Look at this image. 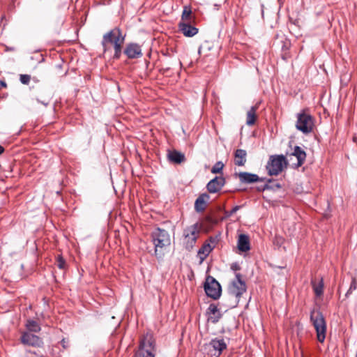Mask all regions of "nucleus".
<instances>
[{
    "label": "nucleus",
    "instance_id": "nucleus-22",
    "mask_svg": "<svg viewBox=\"0 0 357 357\" xmlns=\"http://www.w3.org/2000/svg\"><path fill=\"white\" fill-rule=\"evenodd\" d=\"M291 155L294 156L297 159V167L301 166L305 160L306 153L305 152L298 146L294 147V151Z\"/></svg>",
    "mask_w": 357,
    "mask_h": 357
},
{
    "label": "nucleus",
    "instance_id": "nucleus-9",
    "mask_svg": "<svg viewBox=\"0 0 357 357\" xmlns=\"http://www.w3.org/2000/svg\"><path fill=\"white\" fill-rule=\"evenodd\" d=\"M204 290L207 296L213 299L218 298L221 294L220 284L212 277L206 278Z\"/></svg>",
    "mask_w": 357,
    "mask_h": 357
},
{
    "label": "nucleus",
    "instance_id": "nucleus-37",
    "mask_svg": "<svg viewBox=\"0 0 357 357\" xmlns=\"http://www.w3.org/2000/svg\"><path fill=\"white\" fill-rule=\"evenodd\" d=\"M202 49H203V47H202V46H201V47L199 48L198 52H199V54H202Z\"/></svg>",
    "mask_w": 357,
    "mask_h": 357
},
{
    "label": "nucleus",
    "instance_id": "nucleus-30",
    "mask_svg": "<svg viewBox=\"0 0 357 357\" xmlns=\"http://www.w3.org/2000/svg\"><path fill=\"white\" fill-rule=\"evenodd\" d=\"M31 75L26 74H22L20 75V80L23 84H29L31 80Z\"/></svg>",
    "mask_w": 357,
    "mask_h": 357
},
{
    "label": "nucleus",
    "instance_id": "nucleus-34",
    "mask_svg": "<svg viewBox=\"0 0 357 357\" xmlns=\"http://www.w3.org/2000/svg\"><path fill=\"white\" fill-rule=\"evenodd\" d=\"M61 345H62V347H63V348H65V349H66V348H67V347H68V342H67V341H66V340H65V339H63V340H61Z\"/></svg>",
    "mask_w": 357,
    "mask_h": 357
},
{
    "label": "nucleus",
    "instance_id": "nucleus-36",
    "mask_svg": "<svg viewBox=\"0 0 357 357\" xmlns=\"http://www.w3.org/2000/svg\"><path fill=\"white\" fill-rule=\"evenodd\" d=\"M4 148L1 145H0V155L4 152Z\"/></svg>",
    "mask_w": 357,
    "mask_h": 357
},
{
    "label": "nucleus",
    "instance_id": "nucleus-23",
    "mask_svg": "<svg viewBox=\"0 0 357 357\" xmlns=\"http://www.w3.org/2000/svg\"><path fill=\"white\" fill-rule=\"evenodd\" d=\"M247 153L245 150L237 149L234 153V163L237 166H243L246 162Z\"/></svg>",
    "mask_w": 357,
    "mask_h": 357
},
{
    "label": "nucleus",
    "instance_id": "nucleus-1",
    "mask_svg": "<svg viewBox=\"0 0 357 357\" xmlns=\"http://www.w3.org/2000/svg\"><path fill=\"white\" fill-rule=\"evenodd\" d=\"M125 38L122 35L121 31L119 28H114L109 32L106 33L102 40V45L104 52L110 50V45L114 46V59H119L121 55L122 46L124 43Z\"/></svg>",
    "mask_w": 357,
    "mask_h": 357
},
{
    "label": "nucleus",
    "instance_id": "nucleus-35",
    "mask_svg": "<svg viewBox=\"0 0 357 357\" xmlns=\"http://www.w3.org/2000/svg\"><path fill=\"white\" fill-rule=\"evenodd\" d=\"M6 87H7V84L6 83V82L0 80V89L2 88H6Z\"/></svg>",
    "mask_w": 357,
    "mask_h": 357
},
{
    "label": "nucleus",
    "instance_id": "nucleus-28",
    "mask_svg": "<svg viewBox=\"0 0 357 357\" xmlns=\"http://www.w3.org/2000/svg\"><path fill=\"white\" fill-rule=\"evenodd\" d=\"M224 167V164L219 161L217 162L211 169V172L213 174L220 173Z\"/></svg>",
    "mask_w": 357,
    "mask_h": 357
},
{
    "label": "nucleus",
    "instance_id": "nucleus-4",
    "mask_svg": "<svg viewBox=\"0 0 357 357\" xmlns=\"http://www.w3.org/2000/svg\"><path fill=\"white\" fill-rule=\"evenodd\" d=\"M310 321L315 328L318 341L324 342L326 337V324L323 314L320 311L313 310L310 313Z\"/></svg>",
    "mask_w": 357,
    "mask_h": 357
},
{
    "label": "nucleus",
    "instance_id": "nucleus-20",
    "mask_svg": "<svg viewBox=\"0 0 357 357\" xmlns=\"http://www.w3.org/2000/svg\"><path fill=\"white\" fill-rule=\"evenodd\" d=\"M209 199V195L204 193L199 196L195 203V208L197 212H202L204 211L206 205V202Z\"/></svg>",
    "mask_w": 357,
    "mask_h": 357
},
{
    "label": "nucleus",
    "instance_id": "nucleus-19",
    "mask_svg": "<svg viewBox=\"0 0 357 357\" xmlns=\"http://www.w3.org/2000/svg\"><path fill=\"white\" fill-rule=\"evenodd\" d=\"M238 249L241 252H247L250 249L248 236L240 234L237 242Z\"/></svg>",
    "mask_w": 357,
    "mask_h": 357
},
{
    "label": "nucleus",
    "instance_id": "nucleus-6",
    "mask_svg": "<svg viewBox=\"0 0 357 357\" xmlns=\"http://www.w3.org/2000/svg\"><path fill=\"white\" fill-rule=\"evenodd\" d=\"M287 165L286 158L282 155H271L267 162L266 169L270 176H277Z\"/></svg>",
    "mask_w": 357,
    "mask_h": 357
},
{
    "label": "nucleus",
    "instance_id": "nucleus-5",
    "mask_svg": "<svg viewBox=\"0 0 357 357\" xmlns=\"http://www.w3.org/2000/svg\"><path fill=\"white\" fill-rule=\"evenodd\" d=\"M200 234V227L197 223L192 225L184 229L183 245L187 250H191L198 238Z\"/></svg>",
    "mask_w": 357,
    "mask_h": 357
},
{
    "label": "nucleus",
    "instance_id": "nucleus-12",
    "mask_svg": "<svg viewBox=\"0 0 357 357\" xmlns=\"http://www.w3.org/2000/svg\"><path fill=\"white\" fill-rule=\"evenodd\" d=\"M225 183V180L222 176H216L207 184V190L211 193H215L221 190Z\"/></svg>",
    "mask_w": 357,
    "mask_h": 357
},
{
    "label": "nucleus",
    "instance_id": "nucleus-31",
    "mask_svg": "<svg viewBox=\"0 0 357 357\" xmlns=\"http://www.w3.org/2000/svg\"><path fill=\"white\" fill-rule=\"evenodd\" d=\"M357 288V282L355 278H352V281L350 284V287L347 291L346 296H348L349 294H351L352 291Z\"/></svg>",
    "mask_w": 357,
    "mask_h": 357
},
{
    "label": "nucleus",
    "instance_id": "nucleus-29",
    "mask_svg": "<svg viewBox=\"0 0 357 357\" xmlns=\"http://www.w3.org/2000/svg\"><path fill=\"white\" fill-rule=\"evenodd\" d=\"M56 266L60 269H65L66 267V261L63 259V258L61 255H59L56 257Z\"/></svg>",
    "mask_w": 357,
    "mask_h": 357
},
{
    "label": "nucleus",
    "instance_id": "nucleus-10",
    "mask_svg": "<svg viewBox=\"0 0 357 357\" xmlns=\"http://www.w3.org/2000/svg\"><path fill=\"white\" fill-rule=\"evenodd\" d=\"M21 342L24 344L34 347H40L43 344V342L40 337L29 332H23L22 333Z\"/></svg>",
    "mask_w": 357,
    "mask_h": 357
},
{
    "label": "nucleus",
    "instance_id": "nucleus-3",
    "mask_svg": "<svg viewBox=\"0 0 357 357\" xmlns=\"http://www.w3.org/2000/svg\"><path fill=\"white\" fill-rule=\"evenodd\" d=\"M228 291L230 297L234 298V301L233 303L230 305V307H234L238 303L242 294L246 291L245 283L242 280L241 275L240 273H236V279L229 284Z\"/></svg>",
    "mask_w": 357,
    "mask_h": 357
},
{
    "label": "nucleus",
    "instance_id": "nucleus-11",
    "mask_svg": "<svg viewBox=\"0 0 357 357\" xmlns=\"http://www.w3.org/2000/svg\"><path fill=\"white\" fill-rule=\"evenodd\" d=\"M124 53L129 59H137L142 56L141 47L136 43L128 44L124 50Z\"/></svg>",
    "mask_w": 357,
    "mask_h": 357
},
{
    "label": "nucleus",
    "instance_id": "nucleus-16",
    "mask_svg": "<svg viewBox=\"0 0 357 357\" xmlns=\"http://www.w3.org/2000/svg\"><path fill=\"white\" fill-rule=\"evenodd\" d=\"M211 243H206L198 251V256L201 261L204 260L215 247V240L210 239Z\"/></svg>",
    "mask_w": 357,
    "mask_h": 357
},
{
    "label": "nucleus",
    "instance_id": "nucleus-25",
    "mask_svg": "<svg viewBox=\"0 0 357 357\" xmlns=\"http://www.w3.org/2000/svg\"><path fill=\"white\" fill-rule=\"evenodd\" d=\"M192 20V10L190 6H185L181 15V20L180 22L191 23Z\"/></svg>",
    "mask_w": 357,
    "mask_h": 357
},
{
    "label": "nucleus",
    "instance_id": "nucleus-13",
    "mask_svg": "<svg viewBox=\"0 0 357 357\" xmlns=\"http://www.w3.org/2000/svg\"><path fill=\"white\" fill-rule=\"evenodd\" d=\"M34 99L39 103L47 106L51 100V94L45 88L42 87L37 91Z\"/></svg>",
    "mask_w": 357,
    "mask_h": 357
},
{
    "label": "nucleus",
    "instance_id": "nucleus-14",
    "mask_svg": "<svg viewBox=\"0 0 357 357\" xmlns=\"http://www.w3.org/2000/svg\"><path fill=\"white\" fill-rule=\"evenodd\" d=\"M208 321H211L213 324L217 323L220 319L222 314L214 304H211L206 311Z\"/></svg>",
    "mask_w": 357,
    "mask_h": 357
},
{
    "label": "nucleus",
    "instance_id": "nucleus-33",
    "mask_svg": "<svg viewBox=\"0 0 357 357\" xmlns=\"http://www.w3.org/2000/svg\"><path fill=\"white\" fill-rule=\"evenodd\" d=\"M231 268L233 271H238V270H240V266H239V265H238V264H231Z\"/></svg>",
    "mask_w": 357,
    "mask_h": 357
},
{
    "label": "nucleus",
    "instance_id": "nucleus-15",
    "mask_svg": "<svg viewBox=\"0 0 357 357\" xmlns=\"http://www.w3.org/2000/svg\"><path fill=\"white\" fill-rule=\"evenodd\" d=\"M178 29L186 37H192L198 33V29L192 26L190 23L179 22Z\"/></svg>",
    "mask_w": 357,
    "mask_h": 357
},
{
    "label": "nucleus",
    "instance_id": "nucleus-21",
    "mask_svg": "<svg viewBox=\"0 0 357 357\" xmlns=\"http://www.w3.org/2000/svg\"><path fill=\"white\" fill-rule=\"evenodd\" d=\"M167 158L169 161L176 164H180L185 160L184 154L176 150L169 151Z\"/></svg>",
    "mask_w": 357,
    "mask_h": 357
},
{
    "label": "nucleus",
    "instance_id": "nucleus-27",
    "mask_svg": "<svg viewBox=\"0 0 357 357\" xmlns=\"http://www.w3.org/2000/svg\"><path fill=\"white\" fill-rule=\"evenodd\" d=\"M313 290L317 296H320L323 294L324 282L323 280L321 279L318 282L316 280L312 281Z\"/></svg>",
    "mask_w": 357,
    "mask_h": 357
},
{
    "label": "nucleus",
    "instance_id": "nucleus-26",
    "mask_svg": "<svg viewBox=\"0 0 357 357\" xmlns=\"http://www.w3.org/2000/svg\"><path fill=\"white\" fill-rule=\"evenodd\" d=\"M26 328L27 329V332L29 333H38L40 331L41 328L39 324L32 319H28L26 323Z\"/></svg>",
    "mask_w": 357,
    "mask_h": 357
},
{
    "label": "nucleus",
    "instance_id": "nucleus-24",
    "mask_svg": "<svg viewBox=\"0 0 357 357\" xmlns=\"http://www.w3.org/2000/svg\"><path fill=\"white\" fill-rule=\"evenodd\" d=\"M258 107L252 106L248 112H247V116H246V124L248 126H252L255 124L256 119H257V115L256 112Z\"/></svg>",
    "mask_w": 357,
    "mask_h": 357
},
{
    "label": "nucleus",
    "instance_id": "nucleus-32",
    "mask_svg": "<svg viewBox=\"0 0 357 357\" xmlns=\"http://www.w3.org/2000/svg\"><path fill=\"white\" fill-rule=\"evenodd\" d=\"M239 208H240L239 206H236L230 211L226 212V214H227V216H231L234 213H235Z\"/></svg>",
    "mask_w": 357,
    "mask_h": 357
},
{
    "label": "nucleus",
    "instance_id": "nucleus-17",
    "mask_svg": "<svg viewBox=\"0 0 357 357\" xmlns=\"http://www.w3.org/2000/svg\"><path fill=\"white\" fill-rule=\"evenodd\" d=\"M238 178L241 183H256L261 179L259 177L255 174H251L248 172H241L238 174Z\"/></svg>",
    "mask_w": 357,
    "mask_h": 357
},
{
    "label": "nucleus",
    "instance_id": "nucleus-2",
    "mask_svg": "<svg viewBox=\"0 0 357 357\" xmlns=\"http://www.w3.org/2000/svg\"><path fill=\"white\" fill-rule=\"evenodd\" d=\"M155 340L151 333L145 334L139 342V349L134 357H155Z\"/></svg>",
    "mask_w": 357,
    "mask_h": 357
},
{
    "label": "nucleus",
    "instance_id": "nucleus-7",
    "mask_svg": "<svg viewBox=\"0 0 357 357\" xmlns=\"http://www.w3.org/2000/svg\"><path fill=\"white\" fill-rule=\"evenodd\" d=\"M152 238L155 245V255L160 257V254H158V252L159 249H162L170 245L169 235L165 229L158 228L153 232Z\"/></svg>",
    "mask_w": 357,
    "mask_h": 357
},
{
    "label": "nucleus",
    "instance_id": "nucleus-18",
    "mask_svg": "<svg viewBox=\"0 0 357 357\" xmlns=\"http://www.w3.org/2000/svg\"><path fill=\"white\" fill-rule=\"evenodd\" d=\"M210 345L215 351L214 355H220L224 349L227 348V344L223 339H213L211 341Z\"/></svg>",
    "mask_w": 357,
    "mask_h": 357
},
{
    "label": "nucleus",
    "instance_id": "nucleus-8",
    "mask_svg": "<svg viewBox=\"0 0 357 357\" xmlns=\"http://www.w3.org/2000/svg\"><path fill=\"white\" fill-rule=\"evenodd\" d=\"M296 128L303 133L307 134L313 130L314 119L312 116L305 111L297 114L296 123Z\"/></svg>",
    "mask_w": 357,
    "mask_h": 357
}]
</instances>
